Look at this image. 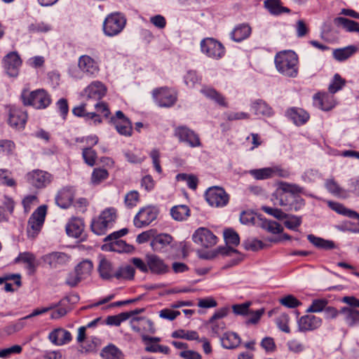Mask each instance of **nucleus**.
<instances>
[{
	"mask_svg": "<svg viewBox=\"0 0 359 359\" xmlns=\"http://www.w3.org/2000/svg\"><path fill=\"white\" fill-rule=\"evenodd\" d=\"M109 176L108 171L104 168H95L91 175V183L99 184Z\"/></svg>",
	"mask_w": 359,
	"mask_h": 359,
	"instance_id": "nucleus-52",
	"label": "nucleus"
},
{
	"mask_svg": "<svg viewBox=\"0 0 359 359\" xmlns=\"http://www.w3.org/2000/svg\"><path fill=\"white\" fill-rule=\"evenodd\" d=\"M146 262H148L149 272L153 274L164 275L170 271L169 266L156 255H146Z\"/></svg>",
	"mask_w": 359,
	"mask_h": 359,
	"instance_id": "nucleus-17",
	"label": "nucleus"
},
{
	"mask_svg": "<svg viewBox=\"0 0 359 359\" xmlns=\"http://www.w3.org/2000/svg\"><path fill=\"white\" fill-rule=\"evenodd\" d=\"M251 107L257 115L270 116L273 114L271 107L262 100H257L253 102Z\"/></svg>",
	"mask_w": 359,
	"mask_h": 359,
	"instance_id": "nucleus-42",
	"label": "nucleus"
},
{
	"mask_svg": "<svg viewBox=\"0 0 359 359\" xmlns=\"http://www.w3.org/2000/svg\"><path fill=\"white\" fill-rule=\"evenodd\" d=\"M22 65L20 55L15 51L8 53L3 59V66L6 74L11 77H16Z\"/></svg>",
	"mask_w": 359,
	"mask_h": 359,
	"instance_id": "nucleus-16",
	"label": "nucleus"
},
{
	"mask_svg": "<svg viewBox=\"0 0 359 359\" xmlns=\"http://www.w3.org/2000/svg\"><path fill=\"white\" fill-rule=\"evenodd\" d=\"M276 68L285 76L295 78L298 75V56L292 50H283L275 56Z\"/></svg>",
	"mask_w": 359,
	"mask_h": 359,
	"instance_id": "nucleus-1",
	"label": "nucleus"
},
{
	"mask_svg": "<svg viewBox=\"0 0 359 359\" xmlns=\"http://www.w3.org/2000/svg\"><path fill=\"white\" fill-rule=\"evenodd\" d=\"M307 239L315 247L319 249L332 250L335 248V244L332 241L325 240L313 234L308 235Z\"/></svg>",
	"mask_w": 359,
	"mask_h": 359,
	"instance_id": "nucleus-37",
	"label": "nucleus"
},
{
	"mask_svg": "<svg viewBox=\"0 0 359 359\" xmlns=\"http://www.w3.org/2000/svg\"><path fill=\"white\" fill-rule=\"evenodd\" d=\"M313 98V104L323 111H329L336 104L334 96L327 93H316Z\"/></svg>",
	"mask_w": 359,
	"mask_h": 359,
	"instance_id": "nucleus-22",
	"label": "nucleus"
},
{
	"mask_svg": "<svg viewBox=\"0 0 359 359\" xmlns=\"http://www.w3.org/2000/svg\"><path fill=\"white\" fill-rule=\"evenodd\" d=\"M27 319V318H25V317L20 318L17 322L6 326L5 331L8 334H12L15 332L20 331L25 327V320Z\"/></svg>",
	"mask_w": 359,
	"mask_h": 359,
	"instance_id": "nucleus-63",
	"label": "nucleus"
},
{
	"mask_svg": "<svg viewBox=\"0 0 359 359\" xmlns=\"http://www.w3.org/2000/svg\"><path fill=\"white\" fill-rule=\"evenodd\" d=\"M172 241V237L167 233H160L151 241V247L154 251H161Z\"/></svg>",
	"mask_w": 359,
	"mask_h": 359,
	"instance_id": "nucleus-32",
	"label": "nucleus"
},
{
	"mask_svg": "<svg viewBox=\"0 0 359 359\" xmlns=\"http://www.w3.org/2000/svg\"><path fill=\"white\" fill-rule=\"evenodd\" d=\"M250 174L258 180H266L276 176L286 177L289 175L287 170L278 166L251 170Z\"/></svg>",
	"mask_w": 359,
	"mask_h": 359,
	"instance_id": "nucleus-15",
	"label": "nucleus"
},
{
	"mask_svg": "<svg viewBox=\"0 0 359 359\" xmlns=\"http://www.w3.org/2000/svg\"><path fill=\"white\" fill-rule=\"evenodd\" d=\"M195 243L205 248L214 246L217 242V238L207 228L200 227L195 231L192 236Z\"/></svg>",
	"mask_w": 359,
	"mask_h": 359,
	"instance_id": "nucleus-12",
	"label": "nucleus"
},
{
	"mask_svg": "<svg viewBox=\"0 0 359 359\" xmlns=\"http://www.w3.org/2000/svg\"><path fill=\"white\" fill-rule=\"evenodd\" d=\"M285 219H287L284 222V225L290 230L297 231L302 224V217L299 216L288 215Z\"/></svg>",
	"mask_w": 359,
	"mask_h": 359,
	"instance_id": "nucleus-57",
	"label": "nucleus"
},
{
	"mask_svg": "<svg viewBox=\"0 0 359 359\" xmlns=\"http://www.w3.org/2000/svg\"><path fill=\"white\" fill-rule=\"evenodd\" d=\"M221 341L222 346L228 349L236 348L241 343V337L237 333L233 332L225 333Z\"/></svg>",
	"mask_w": 359,
	"mask_h": 359,
	"instance_id": "nucleus-33",
	"label": "nucleus"
},
{
	"mask_svg": "<svg viewBox=\"0 0 359 359\" xmlns=\"http://www.w3.org/2000/svg\"><path fill=\"white\" fill-rule=\"evenodd\" d=\"M170 214L175 220L183 221L189 217L190 209L186 205H178L171 208Z\"/></svg>",
	"mask_w": 359,
	"mask_h": 359,
	"instance_id": "nucleus-41",
	"label": "nucleus"
},
{
	"mask_svg": "<svg viewBox=\"0 0 359 359\" xmlns=\"http://www.w3.org/2000/svg\"><path fill=\"white\" fill-rule=\"evenodd\" d=\"M206 200L211 206H225L229 200V195L224 189L218 187L209 188L205 193Z\"/></svg>",
	"mask_w": 359,
	"mask_h": 359,
	"instance_id": "nucleus-11",
	"label": "nucleus"
},
{
	"mask_svg": "<svg viewBox=\"0 0 359 359\" xmlns=\"http://www.w3.org/2000/svg\"><path fill=\"white\" fill-rule=\"evenodd\" d=\"M126 19L120 13H114L109 15L103 23L104 34L109 36L118 34L125 27Z\"/></svg>",
	"mask_w": 359,
	"mask_h": 359,
	"instance_id": "nucleus-6",
	"label": "nucleus"
},
{
	"mask_svg": "<svg viewBox=\"0 0 359 359\" xmlns=\"http://www.w3.org/2000/svg\"><path fill=\"white\" fill-rule=\"evenodd\" d=\"M281 191L276 195H298L302 191V188L294 184L282 182L280 184Z\"/></svg>",
	"mask_w": 359,
	"mask_h": 359,
	"instance_id": "nucleus-48",
	"label": "nucleus"
},
{
	"mask_svg": "<svg viewBox=\"0 0 359 359\" xmlns=\"http://www.w3.org/2000/svg\"><path fill=\"white\" fill-rule=\"evenodd\" d=\"M27 182L36 189H43L52 180V175L46 171L36 169L27 173Z\"/></svg>",
	"mask_w": 359,
	"mask_h": 359,
	"instance_id": "nucleus-10",
	"label": "nucleus"
},
{
	"mask_svg": "<svg viewBox=\"0 0 359 359\" xmlns=\"http://www.w3.org/2000/svg\"><path fill=\"white\" fill-rule=\"evenodd\" d=\"M117 210L110 207L103 210L98 216L92 219L91 231L97 236H104L111 229L117 219Z\"/></svg>",
	"mask_w": 359,
	"mask_h": 359,
	"instance_id": "nucleus-2",
	"label": "nucleus"
},
{
	"mask_svg": "<svg viewBox=\"0 0 359 359\" xmlns=\"http://www.w3.org/2000/svg\"><path fill=\"white\" fill-rule=\"evenodd\" d=\"M78 66L83 73L92 78L96 77L100 72L97 62L87 55H81L79 58Z\"/></svg>",
	"mask_w": 359,
	"mask_h": 359,
	"instance_id": "nucleus-18",
	"label": "nucleus"
},
{
	"mask_svg": "<svg viewBox=\"0 0 359 359\" xmlns=\"http://www.w3.org/2000/svg\"><path fill=\"white\" fill-rule=\"evenodd\" d=\"M290 318L286 313H281L276 320L278 327L285 333H290V329L288 326Z\"/></svg>",
	"mask_w": 359,
	"mask_h": 359,
	"instance_id": "nucleus-62",
	"label": "nucleus"
},
{
	"mask_svg": "<svg viewBox=\"0 0 359 359\" xmlns=\"http://www.w3.org/2000/svg\"><path fill=\"white\" fill-rule=\"evenodd\" d=\"M322 324V319L313 315H305L298 320V328L301 332L312 331L318 329Z\"/></svg>",
	"mask_w": 359,
	"mask_h": 359,
	"instance_id": "nucleus-23",
	"label": "nucleus"
},
{
	"mask_svg": "<svg viewBox=\"0 0 359 359\" xmlns=\"http://www.w3.org/2000/svg\"><path fill=\"white\" fill-rule=\"evenodd\" d=\"M129 318V315L121 313L116 316H109L106 319V323L109 325L119 326L121 323Z\"/></svg>",
	"mask_w": 359,
	"mask_h": 359,
	"instance_id": "nucleus-61",
	"label": "nucleus"
},
{
	"mask_svg": "<svg viewBox=\"0 0 359 359\" xmlns=\"http://www.w3.org/2000/svg\"><path fill=\"white\" fill-rule=\"evenodd\" d=\"M84 228L83 220L80 218H72L66 226V232L68 236L79 238L81 236Z\"/></svg>",
	"mask_w": 359,
	"mask_h": 359,
	"instance_id": "nucleus-28",
	"label": "nucleus"
},
{
	"mask_svg": "<svg viewBox=\"0 0 359 359\" xmlns=\"http://www.w3.org/2000/svg\"><path fill=\"white\" fill-rule=\"evenodd\" d=\"M128 233L127 229H122L120 231H114L104 238V242H109L102 246V249L109 250L119 253L131 252L134 248L127 244L124 241L119 239Z\"/></svg>",
	"mask_w": 359,
	"mask_h": 359,
	"instance_id": "nucleus-4",
	"label": "nucleus"
},
{
	"mask_svg": "<svg viewBox=\"0 0 359 359\" xmlns=\"http://www.w3.org/2000/svg\"><path fill=\"white\" fill-rule=\"evenodd\" d=\"M11 172L7 169H0V182L8 187H15L16 182L10 177Z\"/></svg>",
	"mask_w": 359,
	"mask_h": 359,
	"instance_id": "nucleus-64",
	"label": "nucleus"
},
{
	"mask_svg": "<svg viewBox=\"0 0 359 359\" xmlns=\"http://www.w3.org/2000/svg\"><path fill=\"white\" fill-rule=\"evenodd\" d=\"M74 198V194L70 189H62L55 197L56 204L62 208H67L70 206Z\"/></svg>",
	"mask_w": 359,
	"mask_h": 359,
	"instance_id": "nucleus-29",
	"label": "nucleus"
},
{
	"mask_svg": "<svg viewBox=\"0 0 359 359\" xmlns=\"http://www.w3.org/2000/svg\"><path fill=\"white\" fill-rule=\"evenodd\" d=\"M82 156L86 163L90 166H93L95 164L97 154L96 152L91 148L87 147L83 149Z\"/></svg>",
	"mask_w": 359,
	"mask_h": 359,
	"instance_id": "nucleus-59",
	"label": "nucleus"
},
{
	"mask_svg": "<svg viewBox=\"0 0 359 359\" xmlns=\"http://www.w3.org/2000/svg\"><path fill=\"white\" fill-rule=\"evenodd\" d=\"M261 226L268 232L273 234L280 233L283 231V228L279 223L272 220H262Z\"/></svg>",
	"mask_w": 359,
	"mask_h": 359,
	"instance_id": "nucleus-49",
	"label": "nucleus"
},
{
	"mask_svg": "<svg viewBox=\"0 0 359 359\" xmlns=\"http://www.w3.org/2000/svg\"><path fill=\"white\" fill-rule=\"evenodd\" d=\"M27 114L22 109L11 107L8 112V124L15 128H23L27 122Z\"/></svg>",
	"mask_w": 359,
	"mask_h": 359,
	"instance_id": "nucleus-20",
	"label": "nucleus"
},
{
	"mask_svg": "<svg viewBox=\"0 0 359 359\" xmlns=\"http://www.w3.org/2000/svg\"><path fill=\"white\" fill-rule=\"evenodd\" d=\"M135 271L134 268L130 265L119 267L114 272V278L117 280H133Z\"/></svg>",
	"mask_w": 359,
	"mask_h": 359,
	"instance_id": "nucleus-47",
	"label": "nucleus"
},
{
	"mask_svg": "<svg viewBox=\"0 0 359 359\" xmlns=\"http://www.w3.org/2000/svg\"><path fill=\"white\" fill-rule=\"evenodd\" d=\"M15 262H22L27 264V268L34 272L37 266L36 257L31 252H22L16 258Z\"/></svg>",
	"mask_w": 359,
	"mask_h": 359,
	"instance_id": "nucleus-43",
	"label": "nucleus"
},
{
	"mask_svg": "<svg viewBox=\"0 0 359 359\" xmlns=\"http://www.w3.org/2000/svg\"><path fill=\"white\" fill-rule=\"evenodd\" d=\"M334 25L348 32H359V23L344 17H337L334 19Z\"/></svg>",
	"mask_w": 359,
	"mask_h": 359,
	"instance_id": "nucleus-31",
	"label": "nucleus"
},
{
	"mask_svg": "<svg viewBox=\"0 0 359 359\" xmlns=\"http://www.w3.org/2000/svg\"><path fill=\"white\" fill-rule=\"evenodd\" d=\"M47 212V206L45 205L37 208L29 218L27 233L28 237L34 238L43 225Z\"/></svg>",
	"mask_w": 359,
	"mask_h": 359,
	"instance_id": "nucleus-5",
	"label": "nucleus"
},
{
	"mask_svg": "<svg viewBox=\"0 0 359 359\" xmlns=\"http://www.w3.org/2000/svg\"><path fill=\"white\" fill-rule=\"evenodd\" d=\"M340 313L344 315L346 323L353 326L359 324V311L349 307H344Z\"/></svg>",
	"mask_w": 359,
	"mask_h": 359,
	"instance_id": "nucleus-40",
	"label": "nucleus"
},
{
	"mask_svg": "<svg viewBox=\"0 0 359 359\" xmlns=\"http://www.w3.org/2000/svg\"><path fill=\"white\" fill-rule=\"evenodd\" d=\"M358 48L355 46H348L342 48L335 49L333 51L334 59L338 61H344L349 58L358 51Z\"/></svg>",
	"mask_w": 359,
	"mask_h": 359,
	"instance_id": "nucleus-38",
	"label": "nucleus"
},
{
	"mask_svg": "<svg viewBox=\"0 0 359 359\" xmlns=\"http://www.w3.org/2000/svg\"><path fill=\"white\" fill-rule=\"evenodd\" d=\"M287 116L291 119L296 126H302L309 119V114L302 108L293 107L286 112Z\"/></svg>",
	"mask_w": 359,
	"mask_h": 359,
	"instance_id": "nucleus-27",
	"label": "nucleus"
},
{
	"mask_svg": "<svg viewBox=\"0 0 359 359\" xmlns=\"http://www.w3.org/2000/svg\"><path fill=\"white\" fill-rule=\"evenodd\" d=\"M201 92L206 97L215 101L219 105L222 107H227V103L225 101L224 97L214 88L204 86L201 88Z\"/></svg>",
	"mask_w": 359,
	"mask_h": 359,
	"instance_id": "nucleus-34",
	"label": "nucleus"
},
{
	"mask_svg": "<svg viewBox=\"0 0 359 359\" xmlns=\"http://www.w3.org/2000/svg\"><path fill=\"white\" fill-rule=\"evenodd\" d=\"M178 181L187 182V186L189 189L196 190L198 186V178L194 175H188L185 173L178 174L176 177Z\"/></svg>",
	"mask_w": 359,
	"mask_h": 359,
	"instance_id": "nucleus-53",
	"label": "nucleus"
},
{
	"mask_svg": "<svg viewBox=\"0 0 359 359\" xmlns=\"http://www.w3.org/2000/svg\"><path fill=\"white\" fill-rule=\"evenodd\" d=\"M20 99L25 106H31L36 109H44L51 103L50 95L44 89H37L33 91L23 89Z\"/></svg>",
	"mask_w": 359,
	"mask_h": 359,
	"instance_id": "nucleus-3",
	"label": "nucleus"
},
{
	"mask_svg": "<svg viewBox=\"0 0 359 359\" xmlns=\"http://www.w3.org/2000/svg\"><path fill=\"white\" fill-rule=\"evenodd\" d=\"M224 237L227 245L237 246L240 243L238 234L233 229H226L224 231Z\"/></svg>",
	"mask_w": 359,
	"mask_h": 359,
	"instance_id": "nucleus-54",
	"label": "nucleus"
},
{
	"mask_svg": "<svg viewBox=\"0 0 359 359\" xmlns=\"http://www.w3.org/2000/svg\"><path fill=\"white\" fill-rule=\"evenodd\" d=\"M104 359H120L124 358L122 351L114 344H109L104 347L100 353Z\"/></svg>",
	"mask_w": 359,
	"mask_h": 359,
	"instance_id": "nucleus-39",
	"label": "nucleus"
},
{
	"mask_svg": "<svg viewBox=\"0 0 359 359\" xmlns=\"http://www.w3.org/2000/svg\"><path fill=\"white\" fill-rule=\"evenodd\" d=\"M278 205L285 208L286 211H298L305 205L304 200L299 195H273Z\"/></svg>",
	"mask_w": 359,
	"mask_h": 359,
	"instance_id": "nucleus-8",
	"label": "nucleus"
},
{
	"mask_svg": "<svg viewBox=\"0 0 359 359\" xmlns=\"http://www.w3.org/2000/svg\"><path fill=\"white\" fill-rule=\"evenodd\" d=\"M48 339L56 346H62L71 341L72 334L63 328H57L49 334Z\"/></svg>",
	"mask_w": 359,
	"mask_h": 359,
	"instance_id": "nucleus-26",
	"label": "nucleus"
},
{
	"mask_svg": "<svg viewBox=\"0 0 359 359\" xmlns=\"http://www.w3.org/2000/svg\"><path fill=\"white\" fill-rule=\"evenodd\" d=\"M133 330L136 332L154 334L156 332L154 324L150 319L144 317H134L130 321Z\"/></svg>",
	"mask_w": 359,
	"mask_h": 359,
	"instance_id": "nucleus-21",
	"label": "nucleus"
},
{
	"mask_svg": "<svg viewBox=\"0 0 359 359\" xmlns=\"http://www.w3.org/2000/svg\"><path fill=\"white\" fill-rule=\"evenodd\" d=\"M69 258L70 257L65 252H54L45 255L43 261L51 268H57L67 264Z\"/></svg>",
	"mask_w": 359,
	"mask_h": 359,
	"instance_id": "nucleus-25",
	"label": "nucleus"
},
{
	"mask_svg": "<svg viewBox=\"0 0 359 359\" xmlns=\"http://www.w3.org/2000/svg\"><path fill=\"white\" fill-rule=\"evenodd\" d=\"M157 215L158 211L154 207L142 208L134 217V225L137 228L146 226L155 220Z\"/></svg>",
	"mask_w": 359,
	"mask_h": 359,
	"instance_id": "nucleus-14",
	"label": "nucleus"
},
{
	"mask_svg": "<svg viewBox=\"0 0 359 359\" xmlns=\"http://www.w3.org/2000/svg\"><path fill=\"white\" fill-rule=\"evenodd\" d=\"M107 93L106 86L99 81H93L84 90V93L88 99L101 100Z\"/></svg>",
	"mask_w": 359,
	"mask_h": 359,
	"instance_id": "nucleus-24",
	"label": "nucleus"
},
{
	"mask_svg": "<svg viewBox=\"0 0 359 359\" xmlns=\"http://www.w3.org/2000/svg\"><path fill=\"white\" fill-rule=\"evenodd\" d=\"M114 126L117 132L121 135L130 136L132 135V123L129 119H125L121 122H116Z\"/></svg>",
	"mask_w": 359,
	"mask_h": 359,
	"instance_id": "nucleus-50",
	"label": "nucleus"
},
{
	"mask_svg": "<svg viewBox=\"0 0 359 359\" xmlns=\"http://www.w3.org/2000/svg\"><path fill=\"white\" fill-rule=\"evenodd\" d=\"M140 200V195L137 191H130L125 196V205L128 208L136 206Z\"/></svg>",
	"mask_w": 359,
	"mask_h": 359,
	"instance_id": "nucleus-58",
	"label": "nucleus"
},
{
	"mask_svg": "<svg viewBox=\"0 0 359 359\" xmlns=\"http://www.w3.org/2000/svg\"><path fill=\"white\" fill-rule=\"evenodd\" d=\"M172 337L177 339H185L187 340H198L199 336L197 332L193 330L185 331L179 330L172 333Z\"/></svg>",
	"mask_w": 359,
	"mask_h": 359,
	"instance_id": "nucleus-51",
	"label": "nucleus"
},
{
	"mask_svg": "<svg viewBox=\"0 0 359 359\" xmlns=\"http://www.w3.org/2000/svg\"><path fill=\"white\" fill-rule=\"evenodd\" d=\"M98 271L100 277L104 280H110L114 278L112 264L106 259H102L99 264Z\"/></svg>",
	"mask_w": 359,
	"mask_h": 359,
	"instance_id": "nucleus-35",
	"label": "nucleus"
},
{
	"mask_svg": "<svg viewBox=\"0 0 359 359\" xmlns=\"http://www.w3.org/2000/svg\"><path fill=\"white\" fill-rule=\"evenodd\" d=\"M51 29V26L43 22H35L31 24L28 30L30 33L48 32Z\"/></svg>",
	"mask_w": 359,
	"mask_h": 359,
	"instance_id": "nucleus-60",
	"label": "nucleus"
},
{
	"mask_svg": "<svg viewBox=\"0 0 359 359\" xmlns=\"http://www.w3.org/2000/svg\"><path fill=\"white\" fill-rule=\"evenodd\" d=\"M201 49L208 57L219 60L225 54V48L222 43L213 38H205L201 41Z\"/></svg>",
	"mask_w": 359,
	"mask_h": 359,
	"instance_id": "nucleus-7",
	"label": "nucleus"
},
{
	"mask_svg": "<svg viewBox=\"0 0 359 359\" xmlns=\"http://www.w3.org/2000/svg\"><path fill=\"white\" fill-rule=\"evenodd\" d=\"M175 135L179 138L180 141L187 142L191 147L201 146V141L198 135L185 126L177 127L175 130Z\"/></svg>",
	"mask_w": 359,
	"mask_h": 359,
	"instance_id": "nucleus-19",
	"label": "nucleus"
},
{
	"mask_svg": "<svg viewBox=\"0 0 359 359\" xmlns=\"http://www.w3.org/2000/svg\"><path fill=\"white\" fill-rule=\"evenodd\" d=\"M265 7L273 15H280L283 13H290V9L280 5V0H266Z\"/></svg>",
	"mask_w": 359,
	"mask_h": 359,
	"instance_id": "nucleus-44",
	"label": "nucleus"
},
{
	"mask_svg": "<svg viewBox=\"0 0 359 359\" xmlns=\"http://www.w3.org/2000/svg\"><path fill=\"white\" fill-rule=\"evenodd\" d=\"M251 27L248 24H241L236 26L231 33V39L236 41L241 42L248 39L251 34Z\"/></svg>",
	"mask_w": 359,
	"mask_h": 359,
	"instance_id": "nucleus-30",
	"label": "nucleus"
},
{
	"mask_svg": "<svg viewBox=\"0 0 359 359\" xmlns=\"http://www.w3.org/2000/svg\"><path fill=\"white\" fill-rule=\"evenodd\" d=\"M328 301L325 299H316L313 300L310 306L307 309V312L318 313L324 311Z\"/></svg>",
	"mask_w": 359,
	"mask_h": 359,
	"instance_id": "nucleus-56",
	"label": "nucleus"
},
{
	"mask_svg": "<svg viewBox=\"0 0 359 359\" xmlns=\"http://www.w3.org/2000/svg\"><path fill=\"white\" fill-rule=\"evenodd\" d=\"M325 187L330 194L341 198H346L348 197L350 192H353L356 195H359L358 180L351 181L350 189L346 190L341 188L334 180L328 179L325 182Z\"/></svg>",
	"mask_w": 359,
	"mask_h": 359,
	"instance_id": "nucleus-9",
	"label": "nucleus"
},
{
	"mask_svg": "<svg viewBox=\"0 0 359 359\" xmlns=\"http://www.w3.org/2000/svg\"><path fill=\"white\" fill-rule=\"evenodd\" d=\"M345 83V80L342 79L339 74H334L333 79L328 87L329 93L330 94H334L343 88Z\"/></svg>",
	"mask_w": 359,
	"mask_h": 359,
	"instance_id": "nucleus-55",
	"label": "nucleus"
},
{
	"mask_svg": "<svg viewBox=\"0 0 359 359\" xmlns=\"http://www.w3.org/2000/svg\"><path fill=\"white\" fill-rule=\"evenodd\" d=\"M142 340L145 345L147 352L156 353L159 348L158 343L161 341L159 337H149L146 334L141 335Z\"/></svg>",
	"mask_w": 359,
	"mask_h": 359,
	"instance_id": "nucleus-46",
	"label": "nucleus"
},
{
	"mask_svg": "<svg viewBox=\"0 0 359 359\" xmlns=\"http://www.w3.org/2000/svg\"><path fill=\"white\" fill-rule=\"evenodd\" d=\"M152 95L155 102L161 107H170L175 103L177 100L175 93L168 88L154 89Z\"/></svg>",
	"mask_w": 359,
	"mask_h": 359,
	"instance_id": "nucleus-13",
	"label": "nucleus"
},
{
	"mask_svg": "<svg viewBox=\"0 0 359 359\" xmlns=\"http://www.w3.org/2000/svg\"><path fill=\"white\" fill-rule=\"evenodd\" d=\"M329 207L336 212L346 216L349 218L356 219L359 220V214L354 210L346 208L342 204L337 202L330 201L328 203Z\"/></svg>",
	"mask_w": 359,
	"mask_h": 359,
	"instance_id": "nucleus-36",
	"label": "nucleus"
},
{
	"mask_svg": "<svg viewBox=\"0 0 359 359\" xmlns=\"http://www.w3.org/2000/svg\"><path fill=\"white\" fill-rule=\"evenodd\" d=\"M93 265L91 261L88 259L81 262L76 267L75 271L79 276L83 280L90 276Z\"/></svg>",
	"mask_w": 359,
	"mask_h": 359,
	"instance_id": "nucleus-45",
	"label": "nucleus"
}]
</instances>
